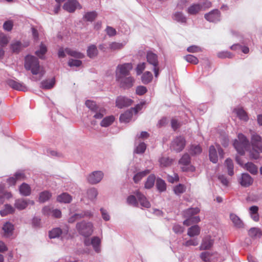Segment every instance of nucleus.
Wrapping results in <instances>:
<instances>
[{"label": "nucleus", "mask_w": 262, "mask_h": 262, "mask_svg": "<svg viewBox=\"0 0 262 262\" xmlns=\"http://www.w3.org/2000/svg\"><path fill=\"white\" fill-rule=\"evenodd\" d=\"M214 239L210 235L205 236L202 241L201 246H200V250L210 249L213 245Z\"/></svg>", "instance_id": "nucleus-13"}, {"label": "nucleus", "mask_w": 262, "mask_h": 262, "mask_svg": "<svg viewBox=\"0 0 262 262\" xmlns=\"http://www.w3.org/2000/svg\"><path fill=\"white\" fill-rule=\"evenodd\" d=\"M238 182L243 187H248L253 184V179L248 173H244L241 174Z\"/></svg>", "instance_id": "nucleus-12"}, {"label": "nucleus", "mask_w": 262, "mask_h": 262, "mask_svg": "<svg viewBox=\"0 0 262 262\" xmlns=\"http://www.w3.org/2000/svg\"><path fill=\"white\" fill-rule=\"evenodd\" d=\"M199 244V241L197 238L190 239L183 244V246L189 247L191 246H196Z\"/></svg>", "instance_id": "nucleus-58"}, {"label": "nucleus", "mask_w": 262, "mask_h": 262, "mask_svg": "<svg viewBox=\"0 0 262 262\" xmlns=\"http://www.w3.org/2000/svg\"><path fill=\"white\" fill-rule=\"evenodd\" d=\"M123 47L122 43L112 42L109 44L108 49L112 51H115L122 49Z\"/></svg>", "instance_id": "nucleus-48"}, {"label": "nucleus", "mask_w": 262, "mask_h": 262, "mask_svg": "<svg viewBox=\"0 0 262 262\" xmlns=\"http://www.w3.org/2000/svg\"><path fill=\"white\" fill-rule=\"evenodd\" d=\"M97 195V189L94 188H91L88 191V195L90 199L93 200L95 199Z\"/></svg>", "instance_id": "nucleus-60"}, {"label": "nucleus", "mask_w": 262, "mask_h": 262, "mask_svg": "<svg viewBox=\"0 0 262 262\" xmlns=\"http://www.w3.org/2000/svg\"><path fill=\"white\" fill-rule=\"evenodd\" d=\"M15 212V208L10 204H5L4 208L0 211L2 216H5L9 214H12Z\"/></svg>", "instance_id": "nucleus-29"}, {"label": "nucleus", "mask_w": 262, "mask_h": 262, "mask_svg": "<svg viewBox=\"0 0 262 262\" xmlns=\"http://www.w3.org/2000/svg\"><path fill=\"white\" fill-rule=\"evenodd\" d=\"M62 231L59 228H56L53 229L49 232V237L50 238H55L59 237L61 234Z\"/></svg>", "instance_id": "nucleus-49"}, {"label": "nucleus", "mask_w": 262, "mask_h": 262, "mask_svg": "<svg viewBox=\"0 0 262 262\" xmlns=\"http://www.w3.org/2000/svg\"><path fill=\"white\" fill-rule=\"evenodd\" d=\"M147 91L146 88L144 86L140 85L137 87L136 93L137 95L141 96L145 94Z\"/></svg>", "instance_id": "nucleus-64"}, {"label": "nucleus", "mask_w": 262, "mask_h": 262, "mask_svg": "<svg viewBox=\"0 0 262 262\" xmlns=\"http://www.w3.org/2000/svg\"><path fill=\"white\" fill-rule=\"evenodd\" d=\"M34 201L30 199H18L15 200L14 203L15 208L18 210L26 209L29 205H33Z\"/></svg>", "instance_id": "nucleus-10"}, {"label": "nucleus", "mask_w": 262, "mask_h": 262, "mask_svg": "<svg viewBox=\"0 0 262 262\" xmlns=\"http://www.w3.org/2000/svg\"><path fill=\"white\" fill-rule=\"evenodd\" d=\"M24 178L25 175L24 173L17 172L15 173L14 177L7 179V182L10 186L14 185L17 181L24 180Z\"/></svg>", "instance_id": "nucleus-20"}, {"label": "nucleus", "mask_w": 262, "mask_h": 262, "mask_svg": "<svg viewBox=\"0 0 262 262\" xmlns=\"http://www.w3.org/2000/svg\"><path fill=\"white\" fill-rule=\"evenodd\" d=\"M12 197V193L6 191L4 185L0 184V205H2L6 200H8Z\"/></svg>", "instance_id": "nucleus-18"}, {"label": "nucleus", "mask_w": 262, "mask_h": 262, "mask_svg": "<svg viewBox=\"0 0 262 262\" xmlns=\"http://www.w3.org/2000/svg\"><path fill=\"white\" fill-rule=\"evenodd\" d=\"M146 59L147 62L154 67V72L155 76L157 78L159 74V62L158 60V56L151 51L147 52Z\"/></svg>", "instance_id": "nucleus-5"}, {"label": "nucleus", "mask_w": 262, "mask_h": 262, "mask_svg": "<svg viewBox=\"0 0 262 262\" xmlns=\"http://www.w3.org/2000/svg\"><path fill=\"white\" fill-rule=\"evenodd\" d=\"M76 229L80 235L84 237H88L93 233L94 226L90 222L82 221L77 223Z\"/></svg>", "instance_id": "nucleus-3"}, {"label": "nucleus", "mask_w": 262, "mask_h": 262, "mask_svg": "<svg viewBox=\"0 0 262 262\" xmlns=\"http://www.w3.org/2000/svg\"><path fill=\"white\" fill-rule=\"evenodd\" d=\"M72 200V197L68 193L63 192L57 197V201L62 203H70Z\"/></svg>", "instance_id": "nucleus-24"}, {"label": "nucleus", "mask_w": 262, "mask_h": 262, "mask_svg": "<svg viewBox=\"0 0 262 262\" xmlns=\"http://www.w3.org/2000/svg\"><path fill=\"white\" fill-rule=\"evenodd\" d=\"M146 148V146L144 143H143V142L140 143L138 145V146L136 147L135 152L137 154H142L145 151Z\"/></svg>", "instance_id": "nucleus-61"}, {"label": "nucleus", "mask_w": 262, "mask_h": 262, "mask_svg": "<svg viewBox=\"0 0 262 262\" xmlns=\"http://www.w3.org/2000/svg\"><path fill=\"white\" fill-rule=\"evenodd\" d=\"M132 117L133 113L132 112V110H128L121 114L119 119L121 122L128 123L131 120Z\"/></svg>", "instance_id": "nucleus-26"}, {"label": "nucleus", "mask_w": 262, "mask_h": 262, "mask_svg": "<svg viewBox=\"0 0 262 262\" xmlns=\"http://www.w3.org/2000/svg\"><path fill=\"white\" fill-rule=\"evenodd\" d=\"M25 68L30 70L33 75H38L39 78L33 77L32 79L34 81L40 80L45 73L43 69L39 66L38 59L32 55H27L25 57Z\"/></svg>", "instance_id": "nucleus-1"}, {"label": "nucleus", "mask_w": 262, "mask_h": 262, "mask_svg": "<svg viewBox=\"0 0 262 262\" xmlns=\"http://www.w3.org/2000/svg\"><path fill=\"white\" fill-rule=\"evenodd\" d=\"M159 162L161 167H166L172 164L173 160L169 157H162L159 159Z\"/></svg>", "instance_id": "nucleus-37"}, {"label": "nucleus", "mask_w": 262, "mask_h": 262, "mask_svg": "<svg viewBox=\"0 0 262 262\" xmlns=\"http://www.w3.org/2000/svg\"><path fill=\"white\" fill-rule=\"evenodd\" d=\"M65 51L67 54L77 58H82L84 57V55L82 53L76 51L72 50L69 48L65 49Z\"/></svg>", "instance_id": "nucleus-46"}, {"label": "nucleus", "mask_w": 262, "mask_h": 262, "mask_svg": "<svg viewBox=\"0 0 262 262\" xmlns=\"http://www.w3.org/2000/svg\"><path fill=\"white\" fill-rule=\"evenodd\" d=\"M248 234L252 238H259L262 235V231L259 228H251L249 230Z\"/></svg>", "instance_id": "nucleus-36"}, {"label": "nucleus", "mask_w": 262, "mask_h": 262, "mask_svg": "<svg viewBox=\"0 0 262 262\" xmlns=\"http://www.w3.org/2000/svg\"><path fill=\"white\" fill-rule=\"evenodd\" d=\"M55 83V79L54 78L46 79L40 82V87L42 89L49 90L54 87Z\"/></svg>", "instance_id": "nucleus-21"}, {"label": "nucleus", "mask_w": 262, "mask_h": 262, "mask_svg": "<svg viewBox=\"0 0 262 262\" xmlns=\"http://www.w3.org/2000/svg\"><path fill=\"white\" fill-rule=\"evenodd\" d=\"M88 182L91 184H95L98 182V171L91 173L87 177Z\"/></svg>", "instance_id": "nucleus-39"}, {"label": "nucleus", "mask_w": 262, "mask_h": 262, "mask_svg": "<svg viewBox=\"0 0 262 262\" xmlns=\"http://www.w3.org/2000/svg\"><path fill=\"white\" fill-rule=\"evenodd\" d=\"M134 101L126 97L119 96L116 99V106L119 108H123L130 106Z\"/></svg>", "instance_id": "nucleus-8"}, {"label": "nucleus", "mask_w": 262, "mask_h": 262, "mask_svg": "<svg viewBox=\"0 0 262 262\" xmlns=\"http://www.w3.org/2000/svg\"><path fill=\"white\" fill-rule=\"evenodd\" d=\"M173 18L174 20L181 23H185L186 22L187 20L186 17L183 15V14L182 12H176L173 15Z\"/></svg>", "instance_id": "nucleus-47"}, {"label": "nucleus", "mask_w": 262, "mask_h": 262, "mask_svg": "<svg viewBox=\"0 0 262 262\" xmlns=\"http://www.w3.org/2000/svg\"><path fill=\"white\" fill-rule=\"evenodd\" d=\"M145 104V102H141L140 103L137 104L134 107H132L130 110H132V112H134L135 114H137L140 111H141L143 106Z\"/></svg>", "instance_id": "nucleus-62"}, {"label": "nucleus", "mask_w": 262, "mask_h": 262, "mask_svg": "<svg viewBox=\"0 0 262 262\" xmlns=\"http://www.w3.org/2000/svg\"><path fill=\"white\" fill-rule=\"evenodd\" d=\"M150 172V170L146 169L144 171L138 172L134 176L133 178L134 182L135 183H138L143 177L149 174Z\"/></svg>", "instance_id": "nucleus-40"}, {"label": "nucleus", "mask_w": 262, "mask_h": 262, "mask_svg": "<svg viewBox=\"0 0 262 262\" xmlns=\"http://www.w3.org/2000/svg\"><path fill=\"white\" fill-rule=\"evenodd\" d=\"M62 8L69 13H73L77 9H81L82 6L77 0H67Z\"/></svg>", "instance_id": "nucleus-7"}, {"label": "nucleus", "mask_w": 262, "mask_h": 262, "mask_svg": "<svg viewBox=\"0 0 262 262\" xmlns=\"http://www.w3.org/2000/svg\"><path fill=\"white\" fill-rule=\"evenodd\" d=\"M97 17V13L96 11H89L84 13L83 15V19L85 21H93Z\"/></svg>", "instance_id": "nucleus-27"}, {"label": "nucleus", "mask_w": 262, "mask_h": 262, "mask_svg": "<svg viewBox=\"0 0 262 262\" xmlns=\"http://www.w3.org/2000/svg\"><path fill=\"white\" fill-rule=\"evenodd\" d=\"M75 214L78 220L93 216V213L89 210L83 211L80 213H75Z\"/></svg>", "instance_id": "nucleus-55"}, {"label": "nucleus", "mask_w": 262, "mask_h": 262, "mask_svg": "<svg viewBox=\"0 0 262 262\" xmlns=\"http://www.w3.org/2000/svg\"><path fill=\"white\" fill-rule=\"evenodd\" d=\"M156 180L155 175L154 174H150L145 182L144 187L146 189H150L152 188L155 184Z\"/></svg>", "instance_id": "nucleus-41"}, {"label": "nucleus", "mask_w": 262, "mask_h": 262, "mask_svg": "<svg viewBox=\"0 0 262 262\" xmlns=\"http://www.w3.org/2000/svg\"><path fill=\"white\" fill-rule=\"evenodd\" d=\"M84 244L86 246L92 245L96 252L98 251V237H93L91 240L89 239H85L84 241Z\"/></svg>", "instance_id": "nucleus-31"}, {"label": "nucleus", "mask_w": 262, "mask_h": 262, "mask_svg": "<svg viewBox=\"0 0 262 262\" xmlns=\"http://www.w3.org/2000/svg\"><path fill=\"white\" fill-rule=\"evenodd\" d=\"M186 145V140L182 136H178L175 138L172 141L170 148L177 152L181 151Z\"/></svg>", "instance_id": "nucleus-6"}, {"label": "nucleus", "mask_w": 262, "mask_h": 262, "mask_svg": "<svg viewBox=\"0 0 262 262\" xmlns=\"http://www.w3.org/2000/svg\"><path fill=\"white\" fill-rule=\"evenodd\" d=\"M220 12L217 9H215L205 15V18L210 22H215L219 20Z\"/></svg>", "instance_id": "nucleus-15"}, {"label": "nucleus", "mask_w": 262, "mask_h": 262, "mask_svg": "<svg viewBox=\"0 0 262 262\" xmlns=\"http://www.w3.org/2000/svg\"><path fill=\"white\" fill-rule=\"evenodd\" d=\"M184 58L188 62L192 64H197L199 63V59L197 58V57L191 54H188L185 56Z\"/></svg>", "instance_id": "nucleus-56"}, {"label": "nucleus", "mask_w": 262, "mask_h": 262, "mask_svg": "<svg viewBox=\"0 0 262 262\" xmlns=\"http://www.w3.org/2000/svg\"><path fill=\"white\" fill-rule=\"evenodd\" d=\"M252 149L250 151L251 159H258L260 153H262V141L260 136L253 134L251 137Z\"/></svg>", "instance_id": "nucleus-2"}, {"label": "nucleus", "mask_w": 262, "mask_h": 262, "mask_svg": "<svg viewBox=\"0 0 262 262\" xmlns=\"http://www.w3.org/2000/svg\"><path fill=\"white\" fill-rule=\"evenodd\" d=\"M234 112L236 114L239 119L244 121H248L249 118L247 113L242 108H237L234 110Z\"/></svg>", "instance_id": "nucleus-30"}, {"label": "nucleus", "mask_w": 262, "mask_h": 262, "mask_svg": "<svg viewBox=\"0 0 262 262\" xmlns=\"http://www.w3.org/2000/svg\"><path fill=\"white\" fill-rule=\"evenodd\" d=\"M85 104L91 113L94 114L93 118L95 119L98 118V106L96 102L91 100H87L85 102Z\"/></svg>", "instance_id": "nucleus-14"}, {"label": "nucleus", "mask_w": 262, "mask_h": 262, "mask_svg": "<svg viewBox=\"0 0 262 262\" xmlns=\"http://www.w3.org/2000/svg\"><path fill=\"white\" fill-rule=\"evenodd\" d=\"M209 156L210 160L214 163H216L218 160L217 152L213 145L210 146L209 149Z\"/></svg>", "instance_id": "nucleus-34"}, {"label": "nucleus", "mask_w": 262, "mask_h": 262, "mask_svg": "<svg viewBox=\"0 0 262 262\" xmlns=\"http://www.w3.org/2000/svg\"><path fill=\"white\" fill-rule=\"evenodd\" d=\"M156 187L160 192H163L166 189V184L164 180L161 178H158L156 181Z\"/></svg>", "instance_id": "nucleus-45"}, {"label": "nucleus", "mask_w": 262, "mask_h": 262, "mask_svg": "<svg viewBox=\"0 0 262 262\" xmlns=\"http://www.w3.org/2000/svg\"><path fill=\"white\" fill-rule=\"evenodd\" d=\"M47 52V48L46 46L43 44L41 43L40 46V48L39 50H37L35 52L36 55L38 56L40 58H43L44 54Z\"/></svg>", "instance_id": "nucleus-57"}, {"label": "nucleus", "mask_w": 262, "mask_h": 262, "mask_svg": "<svg viewBox=\"0 0 262 262\" xmlns=\"http://www.w3.org/2000/svg\"><path fill=\"white\" fill-rule=\"evenodd\" d=\"M133 69L132 64L130 63H126L123 64L118 65L117 70L120 75L122 76H127L129 74L130 71Z\"/></svg>", "instance_id": "nucleus-16"}, {"label": "nucleus", "mask_w": 262, "mask_h": 262, "mask_svg": "<svg viewBox=\"0 0 262 262\" xmlns=\"http://www.w3.org/2000/svg\"><path fill=\"white\" fill-rule=\"evenodd\" d=\"M134 81L132 77L124 78L120 80L121 86L124 89H129L133 86Z\"/></svg>", "instance_id": "nucleus-22"}, {"label": "nucleus", "mask_w": 262, "mask_h": 262, "mask_svg": "<svg viewBox=\"0 0 262 262\" xmlns=\"http://www.w3.org/2000/svg\"><path fill=\"white\" fill-rule=\"evenodd\" d=\"M115 121V117L111 115L105 117L101 122L100 124L103 127H107L111 125Z\"/></svg>", "instance_id": "nucleus-42"}, {"label": "nucleus", "mask_w": 262, "mask_h": 262, "mask_svg": "<svg viewBox=\"0 0 262 262\" xmlns=\"http://www.w3.org/2000/svg\"><path fill=\"white\" fill-rule=\"evenodd\" d=\"M202 147L199 145H191L190 148V154L192 155L200 154L202 152Z\"/></svg>", "instance_id": "nucleus-51"}, {"label": "nucleus", "mask_w": 262, "mask_h": 262, "mask_svg": "<svg viewBox=\"0 0 262 262\" xmlns=\"http://www.w3.org/2000/svg\"><path fill=\"white\" fill-rule=\"evenodd\" d=\"M146 68V63L142 62L138 64L136 69L137 75H141Z\"/></svg>", "instance_id": "nucleus-63"}, {"label": "nucleus", "mask_w": 262, "mask_h": 262, "mask_svg": "<svg viewBox=\"0 0 262 262\" xmlns=\"http://www.w3.org/2000/svg\"><path fill=\"white\" fill-rule=\"evenodd\" d=\"M23 47L19 41H14L11 44V49L14 53H18Z\"/></svg>", "instance_id": "nucleus-44"}, {"label": "nucleus", "mask_w": 262, "mask_h": 262, "mask_svg": "<svg viewBox=\"0 0 262 262\" xmlns=\"http://www.w3.org/2000/svg\"><path fill=\"white\" fill-rule=\"evenodd\" d=\"M7 83L9 86L15 90L22 91H25L27 90L26 87L23 83L13 79L8 80Z\"/></svg>", "instance_id": "nucleus-17"}, {"label": "nucleus", "mask_w": 262, "mask_h": 262, "mask_svg": "<svg viewBox=\"0 0 262 262\" xmlns=\"http://www.w3.org/2000/svg\"><path fill=\"white\" fill-rule=\"evenodd\" d=\"M201 229L198 225H194L188 229L187 235L190 237L198 236L200 233Z\"/></svg>", "instance_id": "nucleus-33"}, {"label": "nucleus", "mask_w": 262, "mask_h": 262, "mask_svg": "<svg viewBox=\"0 0 262 262\" xmlns=\"http://www.w3.org/2000/svg\"><path fill=\"white\" fill-rule=\"evenodd\" d=\"M230 218L235 227L238 228L244 227V224L243 222L236 214L231 213L230 215Z\"/></svg>", "instance_id": "nucleus-25"}, {"label": "nucleus", "mask_w": 262, "mask_h": 262, "mask_svg": "<svg viewBox=\"0 0 262 262\" xmlns=\"http://www.w3.org/2000/svg\"><path fill=\"white\" fill-rule=\"evenodd\" d=\"M225 164L228 169V173L230 176H232L234 174L233 171V164L232 161L230 159H227L225 161Z\"/></svg>", "instance_id": "nucleus-53"}, {"label": "nucleus", "mask_w": 262, "mask_h": 262, "mask_svg": "<svg viewBox=\"0 0 262 262\" xmlns=\"http://www.w3.org/2000/svg\"><path fill=\"white\" fill-rule=\"evenodd\" d=\"M153 76L151 72L146 71L143 74L141 77L142 82L144 84H148L150 83L152 79Z\"/></svg>", "instance_id": "nucleus-43"}, {"label": "nucleus", "mask_w": 262, "mask_h": 262, "mask_svg": "<svg viewBox=\"0 0 262 262\" xmlns=\"http://www.w3.org/2000/svg\"><path fill=\"white\" fill-rule=\"evenodd\" d=\"M97 49L95 45H92L88 47L87 53L89 57L93 58L97 55Z\"/></svg>", "instance_id": "nucleus-52"}, {"label": "nucleus", "mask_w": 262, "mask_h": 262, "mask_svg": "<svg viewBox=\"0 0 262 262\" xmlns=\"http://www.w3.org/2000/svg\"><path fill=\"white\" fill-rule=\"evenodd\" d=\"M203 6L201 4H193L187 9V13L190 15H195L203 10Z\"/></svg>", "instance_id": "nucleus-23"}, {"label": "nucleus", "mask_w": 262, "mask_h": 262, "mask_svg": "<svg viewBox=\"0 0 262 262\" xmlns=\"http://www.w3.org/2000/svg\"><path fill=\"white\" fill-rule=\"evenodd\" d=\"M200 211V209L198 207L190 208L184 211L183 215L185 217H190L198 214Z\"/></svg>", "instance_id": "nucleus-38"}, {"label": "nucleus", "mask_w": 262, "mask_h": 262, "mask_svg": "<svg viewBox=\"0 0 262 262\" xmlns=\"http://www.w3.org/2000/svg\"><path fill=\"white\" fill-rule=\"evenodd\" d=\"M19 192L24 196H29L31 194V189L30 186L26 184L23 183L19 188Z\"/></svg>", "instance_id": "nucleus-32"}, {"label": "nucleus", "mask_w": 262, "mask_h": 262, "mask_svg": "<svg viewBox=\"0 0 262 262\" xmlns=\"http://www.w3.org/2000/svg\"><path fill=\"white\" fill-rule=\"evenodd\" d=\"M186 187L184 185L179 184L173 188V191L176 194L180 195L186 191Z\"/></svg>", "instance_id": "nucleus-54"}, {"label": "nucleus", "mask_w": 262, "mask_h": 262, "mask_svg": "<svg viewBox=\"0 0 262 262\" xmlns=\"http://www.w3.org/2000/svg\"><path fill=\"white\" fill-rule=\"evenodd\" d=\"M217 56L220 58H231L233 57V55L231 53L228 51L220 52L217 53Z\"/></svg>", "instance_id": "nucleus-59"}, {"label": "nucleus", "mask_w": 262, "mask_h": 262, "mask_svg": "<svg viewBox=\"0 0 262 262\" xmlns=\"http://www.w3.org/2000/svg\"><path fill=\"white\" fill-rule=\"evenodd\" d=\"M243 167L252 174H256L258 172L257 166L252 162L245 164Z\"/></svg>", "instance_id": "nucleus-28"}, {"label": "nucleus", "mask_w": 262, "mask_h": 262, "mask_svg": "<svg viewBox=\"0 0 262 262\" xmlns=\"http://www.w3.org/2000/svg\"><path fill=\"white\" fill-rule=\"evenodd\" d=\"M237 137L238 139L235 140L233 143L234 147L239 154L244 155L245 150L249 147V140L242 134H239Z\"/></svg>", "instance_id": "nucleus-4"}, {"label": "nucleus", "mask_w": 262, "mask_h": 262, "mask_svg": "<svg viewBox=\"0 0 262 262\" xmlns=\"http://www.w3.org/2000/svg\"><path fill=\"white\" fill-rule=\"evenodd\" d=\"M179 163L180 164L183 166L181 167L183 171L188 170V168L186 167V166L189 165L190 163L189 155L188 154H185L180 159Z\"/></svg>", "instance_id": "nucleus-19"}, {"label": "nucleus", "mask_w": 262, "mask_h": 262, "mask_svg": "<svg viewBox=\"0 0 262 262\" xmlns=\"http://www.w3.org/2000/svg\"><path fill=\"white\" fill-rule=\"evenodd\" d=\"M52 196V193L48 191H43L39 194L38 201L43 203L49 201Z\"/></svg>", "instance_id": "nucleus-35"}, {"label": "nucleus", "mask_w": 262, "mask_h": 262, "mask_svg": "<svg viewBox=\"0 0 262 262\" xmlns=\"http://www.w3.org/2000/svg\"><path fill=\"white\" fill-rule=\"evenodd\" d=\"M127 203L134 207H138L139 206V203L138 202L137 198L134 195H129L126 199Z\"/></svg>", "instance_id": "nucleus-50"}, {"label": "nucleus", "mask_w": 262, "mask_h": 262, "mask_svg": "<svg viewBox=\"0 0 262 262\" xmlns=\"http://www.w3.org/2000/svg\"><path fill=\"white\" fill-rule=\"evenodd\" d=\"M134 194L138 199V203H139L141 206L148 208L150 207V203L147 200L146 197L139 190H137L134 192Z\"/></svg>", "instance_id": "nucleus-11"}, {"label": "nucleus", "mask_w": 262, "mask_h": 262, "mask_svg": "<svg viewBox=\"0 0 262 262\" xmlns=\"http://www.w3.org/2000/svg\"><path fill=\"white\" fill-rule=\"evenodd\" d=\"M14 227L12 223L6 222L4 223L2 228V235L5 238H9L12 236Z\"/></svg>", "instance_id": "nucleus-9"}]
</instances>
